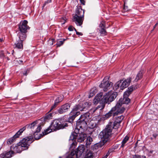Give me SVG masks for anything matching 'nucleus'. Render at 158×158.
Here are the masks:
<instances>
[{
    "mask_svg": "<svg viewBox=\"0 0 158 158\" xmlns=\"http://www.w3.org/2000/svg\"><path fill=\"white\" fill-rule=\"evenodd\" d=\"M87 126V123H85L84 122L79 121H77L76 123V126L75 129L74 131L72 132V135L71 138L73 139L74 138V135H76V133L80 131H83L84 129H85Z\"/></svg>",
    "mask_w": 158,
    "mask_h": 158,
    "instance_id": "obj_8",
    "label": "nucleus"
},
{
    "mask_svg": "<svg viewBox=\"0 0 158 158\" xmlns=\"http://www.w3.org/2000/svg\"><path fill=\"white\" fill-rule=\"evenodd\" d=\"M66 40V39H63V40L58 41L56 44L57 47H59L62 45L64 41Z\"/></svg>",
    "mask_w": 158,
    "mask_h": 158,
    "instance_id": "obj_36",
    "label": "nucleus"
},
{
    "mask_svg": "<svg viewBox=\"0 0 158 158\" xmlns=\"http://www.w3.org/2000/svg\"><path fill=\"white\" fill-rule=\"evenodd\" d=\"M80 114V112L77 111L74 107L69 114V117L68 119V122L71 123H73L75 118Z\"/></svg>",
    "mask_w": 158,
    "mask_h": 158,
    "instance_id": "obj_14",
    "label": "nucleus"
},
{
    "mask_svg": "<svg viewBox=\"0 0 158 158\" xmlns=\"http://www.w3.org/2000/svg\"><path fill=\"white\" fill-rule=\"evenodd\" d=\"M51 1L52 0H47V1H46L43 5V8L47 4L51 2L52 1Z\"/></svg>",
    "mask_w": 158,
    "mask_h": 158,
    "instance_id": "obj_40",
    "label": "nucleus"
},
{
    "mask_svg": "<svg viewBox=\"0 0 158 158\" xmlns=\"http://www.w3.org/2000/svg\"><path fill=\"white\" fill-rule=\"evenodd\" d=\"M14 152L11 150L5 153H3L0 155V158H10L12 156V154H13Z\"/></svg>",
    "mask_w": 158,
    "mask_h": 158,
    "instance_id": "obj_22",
    "label": "nucleus"
},
{
    "mask_svg": "<svg viewBox=\"0 0 158 158\" xmlns=\"http://www.w3.org/2000/svg\"><path fill=\"white\" fill-rule=\"evenodd\" d=\"M94 153L90 150L87 149L83 158H94Z\"/></svg>",
    "mask_w": 158,
    "mask_h": 158,
    "instance_id": "obj_24",
    "label": "nucleus"
},
{
    "mask_svg": "<svg viewBox=\"0 0 158 158\" xmlns=\"http://www.w3.org/2000/svg\"><path fill=\"white\" fill-rule=\"evenodd\" d=\"M142 157H143V158H146V157L145 156H143Z\"/></svg>",
    "mask_w": 158,
    "mask_h": 158,
    "instance_id": "obj_56",
    "label": "nucleus"
},
{
    "mask_svg": "<svg viewBox=\"0 0 158 158\" xmlns=\"http://www.w3.org/2000/svg\"><path fill=\"white\" fill-rule=\"evenodd\" d=\"M81 3L83 5H85V2L84 0H79Z\"/></svg>",
    "mask_w": 158,
    "mask_h": 158,
    "instance_id": "obj_50",
    "label": "nucleus"
},
{
    "mask_svg": "<svg viewBox=\"0 0 158 158\" xmlns=\"http://www.w3.org/2000/svg\"><path fill=\"white\" fill-rule=\"evenodd\" d=\"M112 122H110L106 127L99 135V138H101L103 143L107 142L109 137L111 134L112 130L114 129Z\"/></svg>",
    "mask_w": 158,
    "mask_h": 158,
    "instance_id": "obj_3",
    "label": "nucleus"
},
{
    "mask_svg": "<svg viewBox=\"0 0 158 158\" xmlns=\"http://www.w3.org/2000/svg\"><path fill=\"white\" fill-rule=\"evenodd\" d=\"M97 92V90L95 88H93L90 90L89 95V98H90L95 95Z\"/></svg>",
    "mask_w": 158,
    "mask_h": 158,
    "instance_id": "obj_31",
    "label": "nucleus"
},
{
    "mask_svg": "<svg viewBox=\"0 0 158 158\" xmlns=\"http://www.w3.org/2000/svg\"><path fill=\"white\" fill-rule=\"evenodd\" d=\"M103 143V145H104V144L105 143Z\"/></svg>",
    "mask_w": 158,
    "mask_h": 158,
    "instance_id": "obj_62",
    "label": "nucleus"
},
{
    "mask_svg": "<svg viewBox=\"0 0 158 158\" xmlns=\"http://www.w3.org/2000/svg\"><path fill=\"white\" fill-rule=\"evenodd\" d=\"M58 104L57 103H56V102H55H55H54V104L51 107V109L50 110H49V112H48V113L49 112H50L53 109L55 108H56V106L58 105Z\"/></svg>",
    "mask_w": 158,
    "mask_h": 158,
    "instance_id": "obj_38",
    "label": "nucleus"
},
{
    "mask_svg": "<svg viewBox=\"0 0 158 158\" xmlns=\"http://www.w3.org/2000/svg\"><path fill=\"white\" fill-rule=\"evenodd\" d=\"M27 32L18 31V36L19 37V40L23 41L25 40L27 37Z\"/></svg>",
    "mask_w": 158,
    "mask_h": 158,
    "instance_id": "obj_25",
    "label": "nucleus"
},
{
    "mask_svg": "<svg viewBox=\"0 0 158 158\" xmlns=\"http://www.w3.org/2000/svg\"><path fill=\"white\" fill-rule=\"evenodd\" d=\"M41 129L42 127L41 125H39L36 128V131L34 132L33 136H34V138L35 139L38 140L42 137L48 134L47 132L45 131V130L44 131L42 132L43 134H38L40 132Z\"/></svg>",
    "mask_w": 158,
    "mask_h": 158,
    "instance_id": "obj_11",
    "label": "nucleus"
},
{
    "mask_svg": "<svg viewBox=\"0 0 158 158\" xmlns=\"http://www.w3.org/2000/svg\"><path fill=\"white\" fill-rule=\"evenodd\" d=\"M76 34L77 35H83V34L81 32H80L78 31L76 32Z\"/></svg>",
    "mask_w": 158,
    "mask_h": 158,
    "instance_id": "obj_49",
    "label": "nucleus"
},
{
    "mask_svg": "<svg viewBox=\"0 0 158 158\" xmlns=\"http://www.w3.org/2000/svg\"><path fill=\"white\" fill-rule=\"evenodd\" d=\"M109 155V152H108V153H107L106 154V155H107V156Z\"/></svg>",
    "mask_w": 158,
    "mask_h": 158,
    "instance_id": "obj_55",
    "label": "nucleus"
},
{
    "mask_svg": "<svg viewBox=\"0 0 158 158\" xmlns=\"http://www.w3.org/2000/svg\"><path fill=\"white\" fill-rule=\"evenodd\" d=\"M132 158H141V157L140 155L135 154L132 155Z\"/></svg>",
    "mask_w": 158,
    "mask_h": 158,
    "instance_id": "obj_41",
    "label": "nucleus"
},
{
    "mask_svg": "<svg viewBox=\"0 0 158 158\" xmlns=\"http://www.w3.org/2000/svg\"><path fill=\"white\" fill-rule=\"evenodd\" d=\"M124 7L123 10L125 11H127L128 10V7L127 6H126L125 5V3H124Z\"/></svg>",
    "mask_w": 158,
    "mask_h": 158,
    "instance_id": "obj_44",
    "label": "nucleus"
},
{
    "mask_svg": "<svg viewBox=\"0 0 158 158\" xmlns=\"http://www.w3.org/2000/svg\"><path fill=\"white\" fill-rule=\"evenodd\" d=\"M2 41V40L0 39V42H1Z\"/></svg>",
    "mask_w": 158,
    "mask_h": 158,
    "instance_id": "obj_58",
    "label": "nucleus"
},
{
    "mask_svg": "<svg viewBox=\"0 0 158 158\" xmlns=\"http://www.w3.org/2000/svg\"><path fill=\"white\" fill-rule=\"evenodd\" d=\"M67 126L68 124L66 123L62 124L59 120H55L51 123L49 127L45 130V131L48 134L53 131L63 129Z\"/></svg>",
    "mask_w": 158,
    "mask_h": 158,
    "instance_id": "obj_5",
    "label": "nucleus"
},
{
    "mask_svg": "<svg viewBox=\"0 0 158 158\" xmlns=\"http://www.w3.org/2000/svg\"><path fill=\"white\" fill-rule=\"evenodd\" d=\"M85 147L84 145H81L79 146L76 150H75L76 157L78 158L80 157L84 152H85Z\"/></svg>",
    "mask_w": 158,
    "mask_h": 158,
    "instance_id": "obj_17",
    "label": "nucleus"
},
{
    "mask_svg": "<svg viewBox=\"0 0 158 158\" xmlns=\"http://www.w3.org/2000/svg\"><path fill=\"white\" fill-rule=\"evenodd\" d=\"M89 106V103L86 102H83L79 104L75 105L73 107L77 111H82L85 110Z\"/></svg>",
    "mask_w": 158,
    "mask_h": 158,
    "instance_id": "obj_12",
    "label": "nucleus"
},
{
    "mask_svg": "<svg viewBox=\"0 0 158 158\" xmlns=\"http://www.w3.org/2000/svg\"><path fill=\"white\" fill-rule=\"evenodd\" d=\"M30 137H26L23 138L19 142V144L21 145L23 150H25L29 148L30 146Z\"/></svg>",
    "mask_w": 158,
    "mask_h": 158,
    "instance_id": "obj_13",
    "label": "nucleus"
},
{
    "mask_svg": "<svg viewBox=\"0 0 158 158\" xmlns=\"http://www.w3.org/2000/svg\"><path fill=\"white\" fill-rule=\"evenodd\" d=\"M76 155V153H75V151H71L70 153V155L73 157Z\"/></svg>",
    "mask_w": 158,
    "mask_h": 158,
    "instance_id": "obj_45",
    "label": "nucleus"
},
{
    "mask_svg": "<svg viewBox=\"0 0 158 158\" xmlns=\"http://www.w3.org/2000/svg\"><path fill=\"white\" fill-rule=\"evenodd\" d=\"M10 149L13 152L16 153H20L22 150H24L21 145L19 144V143L16 144H13L10 147Z\"/></svg>",
    "mask_w": 158,
    "mask_h": 158,
    "instance_id": "obj_18",
    "label": "nucleus"
},
{
    "mask_svg": "<svg viewBox=\"0 0 158 158\" xmlns=\"http://www.w3.org/2000/svg\"><path fill=\"white\" fill-rule=\"evenodd\" d=\"M77 121H79L82 122H84L85 123L87 124V123H88L86 122V121H85V120H83V119H82V118H79Z\"/></svg>",
    "mask_w": 158,
    "mask_h": 158,
    "instance_id": "obj_42",
    "label": "nucleus"
},
{
    "mask_svg": "<svg viewBox=\"0 0 158 158\" xmlns=\"http://www.w3.org/2000/svg\"><path fill=\"white\" fill-rule=\"evenodd\" d=\"M117 95V92H113L112 91L109 92L106 95L103 96L102 99V103L99 104L95 107L93 112H95L96 110H98L99 111L102 110L104 108L105 104H109L113 101L116 97Z\"/></svg>",
    "mask_w": 158,
    "mask_h": 158,
    "instance_id": "obj_1",
    "label": "nucleus"
},
{
    "mask_svg": "<svg viewBox=\"0 0 158 158\" xmlns=\"http://www.w3.org/2000/svg\"><path fill=\"white\" fill-rule=\"evenodd\" d=\"M135 89V88H134L133 86H131L129 87L128 88L127 90L124 92L123 94V96H128Z\"/></svg>",
    "mask_w": 158,
    "mask_h": 158,
    "instance_id": "obj_28",
    "label": "nucleus"
},
{
    "mask_svg": "<svg viewBox=\"0 0 158 158\" xmlns=\"http://www.w3.org/2000/svg\"><path fill=\"white\" fill-rule=\"evenodd\" d=\"M4 57V54L2 52H1L0 53V58H3Z\"/></svg>",
    "mask_w": 158,
    "mask_h": 158,
    "instance_id": "obj_48",
    "label": "nucleus"
},
{
    "mask_svg": "<svg viewBox=\"0 0 158 158\" xmlns=\"http://www.w3.org/2000/svg\"><path fill=\"white\" fill-rule=\"evenodd\" d=\"M28 73H27V71H26L25 73H23V75L25 76H26L27 74Z\"/></svg>",
    "mask_w": 158,
    "mask_h": 158,
    "instance_id": "obj_52",
    "label": "nucleus"
},
{
    "mask_svg": "<svg viewBox=\"0 0 158 158\" xmlns=\"http://www.w3.org/2000/svg\"><path fill=\"white\" fill-rule=\"evenodd\" d=\"M73 27L72 26H69L68 28V29L70 31H72L73 30Z\"/></svg>",
    "mask_w": 158,
    "mask_h": 158,
    "instance_id": "obj_43",
    "label": "nucleus"
},
{
    "mask_svg": "<svg viewBox=\"0 0 158 158\" xmlns=\"http://www.w3.org/2000/svg\"><path fill=\"white\" fill-rule=\"evenodd\" d=\"M99 145H100L99 144H96L94 145V147L95 148V149H96V148H97L98 147H101L102 146H100Z\"/></svg>",
    "mask_w": 158,
    "mask_h": 158,
    "instance_id": "obj_46",
    "label": "nucleus"
},
{
    "mask_svg": "<svg viewBox=\"0 0 158 158\" xmlns=\"http://www.w3.org/2000/svg\"><path fill=\"white\" fill-rule=\"evenodd\" d=\"M64 98V96L63 95H60L55 100V101L56 102V103H57L58 104H59V103L62 101Z\"/></svg>",
    "mask_w": 158,
    "mask_h": 158,
    "instance_id": "obj_33",
    "label": "nucleus"
},
{
    "mask_svg": "<svg viewBox=\"0 0 158 158\" xmlns=\"http://www.w3.org/2000/svg\"><path fill=\"white\" fill-rule=\"evenodd\" d=\"M103 95V94L102 92H100L99 94H98L94 100V103L95 104H97L99 102V104L102 103Z\"/></svg>",
    "mask_w": 158,
    "mask_h": 158,
    "instance_id": "obj_21",
    "label": "nucleus"
},
{
    "mask_svg": "<svg viewBox=\"0 0 158 158\" xmlns=\"http://www.w3.org/2000/svg\"><path fill=\"white\" fill-rule=\"evenodd\" d=\"M131 77H129L127 79L124 81L123 80H120V81H121V89L123 90L124 88L127 87L131 81Z\"/></svg>",
    "mask_w": 158,
    "mask_h": 158,
    "instance_id": "obj_19",
    "label": "nucleus"
},
{
    "mask_svg": "<svg viewBox=\"0 0 158 158\" xmlns=\"http://www.w3.org/2000/svg\"><path fill=\"white\" fill-rule=\"evenodd\" d=\"M65 23V20L64 22L63 23H62V24H64V23Z\"/></svg>",
    "mask_w": 158,
    "mask_h": 158,
    "instance_id": "obj_60",
    "label": "nucleus"
},
{
    "mask_svg": "<svg viewBox=\"0 0 158 158\" xmlns=\"http://www.w3.org/2000/svg\"><path fill=\"white\" fill-rule=\"evenodd\" d=\"M6 58L7 59V60H10V59H9V58L8 57H6Z\"/></svg>",
    "mask_w": 158,
    "mask_h": 158,
    "instance_id": "obj_54",
    "label": "nucleus"
},
{
    "mask_svg": "<svg viewBox=\"0 0 158 158\" xmlns=\"http://www.w3.org/2000/svg\"><path fill=\"white\" fill-rule=\"evenodd\" d=\"M107 155H105L102 158H107Z\"/></svg>",
    "mask_w": 158,
    "mask_h": 158,
    "instance_id": "obj_53",
    "label": "nucleus"
},
{
    "mask_svg": "<svg viewBox=\"0 0 158 158\" xmlns=\"http://www.w3.org/2000/svg\"><path fill=\"white\" fill-rule=\"evenodd\" d=\"M90 115L89 113L86 112L81 115L80 118L88 123L90 119Z\"/></svg>",
    "mask_w": 158,
    "mask_h": 158,
    "instance_id": "obj_26",
    "label": "nucleus"
},
{
    "mask_svg": "<svg viewBox=\"0 0 158 158\" xmlns=\"http://www.w3.org/2000/svg\"><path fill=\"white\" fill-rule=\"evenodd\" d=\"M119 88L121 89V81H120L116 82L113 87V89L115 90Z\"/></svg>",
    "mask_w": 158,
    "mask_h": 158,
    "instance_id": "obj_34",
    "label": "nucleus"
},
{
    "mask_svg": "<svg viewBox=\"0 0 158 158\" xmlns=\"http://www.w3.org/2000/svg\"><path fill=\"white\" fill-rule=\"evenodd\" d=\"M108 79L107 76L105 77L99 85L100 87L103 88L105 92L107 91L113 85L112 82L108 81Z\"/></svg>",
    "mask_w": 158,
    "mask_h": 158,
    "instance_id": "obj_9",
    "label": "nucleus"
},
{
    "mask_svg": "<svg viewBox=\"0 0 158 158\" xmlns=\"http://www.w3.org/2000/svg\"><path fill=\"white\" fill-rule=\"evenodd\" d=\"M52 113H50L48 114H46L45 116L44 117L41 118L40 120L46 121L48 119H52Z\"/></svg>",
    "mask_w": 158,
    "mask_h": 158,
    "instance_id": "obj_29",
    "label": "nucleus"
},
{
    "mask_svg": "<svg viewBox=\"0 0 158 158\" xmlns=\"http://www.w3.org/2000/svg\"><path fill=\"white\" fill-rule=\"evenodd\" d=\"M92 141V139L90 136H88L87 137V139L85 141V145L86 146L87 148L89 147V145L91 144Z\"/></svg>",
    "mask_w": 158,
    "mask_h": 158,
    "instance_id": "obj_30",
    "label": "nucleus"
},
{
    "mask_svg": "<svg viewBox=\"0 0 158 158\" xmlns=\"http://www.w3.org/2000/svg\"><path fill=\"white\" fill-rule=\"evenodd\" d=\"M23 41L21 40H18L14 44V48L18 49H23Z\"/></svg>",
    "mask_w": 158,
    "mask_h": 158,
    "instance_id": "obj_23",
    "label": "nucleus"
},
{
    "mask_svg": "<svg viewBox=\"0 0 158 158\" xmlns=\"http://www.w3.org/2000/svg\"><path fill=\"white\" fill-rule=\"evenodd\" d=\"M76 135H74V138H71L72 134H71L69 139V141L70 143H72L71 147L75 148V147L77 145V142L76 139H77V142L79 143L83 142L85 140L87 136L86 134L83 133L82 132V131H80L76 133Z\"/></svg>",
    "mask_w": 158,
    "mask_h": 158,
    "instance_id": "obj_4",
    "label": "nucleus"
},
{
    "mask_svg": "<svg viewBox=\"0 0 158 158\" xmlns=\"http://www.w3.org/2000/svg\"><path fill=\"white\" fill-rule=\"evenodd\" d=\"M125 110V108H123L121 109H118L116 106L113 107L111 110L107 114L103 116L104 119H107L112 115L114 117L119 114H122Z\"/></svg>",
    "mask_w": 158,
    "mask_h": 158,
    "instance_id": "obj_6",
    "label": "nucleus"
},
{
    "mask_svg": "<svg viewBox=\"0 0 158 158\" xmlns=\"http://www.w3.org/2000/svg\"><path fill=\"white\" fill-rule=\"evenodd\" d=\"M73 28L74 29V30L76 32H77V31L76 29L75 28Z\"/></svg>",
    "mask_w": 158,
    "mask_h": 158,
    "instance_id": "obj_57",
    "label": "nucleus"
},
{
    "mask_svg": "<svg viewBox=\"0 0 158 158\" xmlns=\"http://www.w3.org/2000/svg\"><path fill=\"white\" fill-rule=\"evenodd\" d=\"M71 104L68 103L62 105L57 110L58 112L60 114H63L67 112L70 109Z\"/></svg>",
    "mask_w": 158,
    "mask_h": 158,
    "instance_id": "obj_16",
    "label": "nucleus"
},
{
    "mask_svg": "<svg viewBox=\"0 0 158 158\" xmlns=\"http://www.w3.org/2000/svg\"><path fill=\"white\" fill-rule=\"evenodd\" d=\"M27 23V21L26 20L21 21L18 25V31L27 32V29L29 28Z\"/></svg>",
    "mask_w": 158,
    "mask_h": 158,
    "instance_id": "obj_15",
    "label": "nucleus"
},
{
    "mask_svg": "<svg viewBox=\"0 0 158 158\" xmlns=\"http://www.w3.org/2000/svg\"><path fill=\"white\" fill-rule=\"evenodd\" d=\"M40 120L38 119L37 120H35L31 123H30V128L31 129H33L34 127L35 126V125L38 123L39 122Z\"/></svg>",
    "mask_w": 158,
    "mask_h": 158,
    "instance_id": "obj_35",
    "label": "nucleus"
},
{
    "mask_svg": "<svg viewBox=\"0 0 158 158\" xmlns=\"http://www.w3.org/2000/svg\"><path fill=\"white\" fill-rule=\"evenodd\" d=\"M100 33L102 36L105 35H106L107 32L105 29H100L99 30Z\"/></svg>",
    "mask_w": 158,
    "mask_h": 158,
    "instance_id": "obj_37",
    "label": "nucleus"
},
{
    "mask_svg": "<svg viewBox=\"0 0 158 158\" xmlns=\"http://www.w3.org/2000/svg\"><path fill=\"white\" fill-rule=\"evenodd\" d=\"M128 96H123V98H120L118 102L116 104L115 106L118 109H121L123 108H125L123 107H122L123 104H128L130 102V99L128 97Z\"/></svg>",
    "mask_w": 158,
    "mask_h": 158,
    "instance_id": "obj_10",
    "label": "nucleus"
},
{
    "mask_svg": "<svg viewBox=\"0 0 158 158\" xmlns=\"http://www.w3.org/2000/svg\"><path fill=\"white\" fill-rule=\"evenodd\" d=\"M85 10L82 9L81 6H77L75 15L73 16V21L77 26H81L84 19Z\"/></svg>",
    "mask_w": 158,
    "mask_h": 158,
    "instance_id": "obj_2",
    "label": "nucleus"
},
{
    "mask_svg": "<svg viewBox=\"0 0 158 158\" xmlns=\"http://www.w3.org/2000/svg\"><path fill=\"white\" fill-rule=\"evenodd\" d=\"M31 136H30V139H31Z\"/></svg>",
    "mask_w": 158,
    "mask_h": 158,
    "instance_id": "obj_63",
    "label": "nucleus"
},
{
    "mask_svg": "<svg viewBox=\"0 0 158 158\" xmlns=\"http://www.w3.org/2000/svg\"><path fill=\"white\" fill-rule=\"evenodd\" d=\"M152 151H150V153H152Z\"/></svg>",
    "mask_w": 158,
    "mask_h": 158,
    "instance_id": "obj_61",
    "label": "nucleus"
},
{
    "mask_svg": "<svg viewBox=\"0 0 158 158\" xmlns=\"http://www.w3.org/2000/svg\"><path fill=\"white\" fill-rule=\"evenodd\" d=\"M124 117L123 115H121L118 116L116 118L114 122H113L114 125H113L114 127V129H117L118 128L120 125V123L122 120L123 119Z\"/></svg>",
    "mask_w": 158,
    "mask_h": 158,
    "instance_id": "obj_20",
    "label": "nucleus"
},
{
    "mask_svg": "<svg viewBox=\"0 0 158 158\" xmlns=\"http://www.w3.org/2000/svg\"><path fill=\"white\" fill-rule=\"evenodd\" d=\"M129 138L127 136H126L123 139L122 141V144L120 148H123L125 146V144L129 140Z\"/></svg>",
    "mask_w": 158,
    "mask_h": 158,
    "instance_id": "obj_32",
    "label": "nucleus"
},
{
    "mask_svg": "<svg viewBox=\"0 0 158 158\" xmlns=\"http://www.w3.org/2000/svg\"><path fill=\"white\" fill-rule=\"evenodd\" d=\"M99 27L100 29H104L106 28L104 23H101L99 25Z\"/></svg>",
    "mask_w": 158,
    "mask_h": 158,
    "instance_id": "obj_39",
    "label": "nucleus"
},
{
    "mask_svg": "<svg viewBox=\"0 0 158 158\" xmlns=\"http://www.w3.org/2000/svg\"><path fill=\"white\" fill-rule=\"evenodd\" d=\"M150 139H151V140H153V138H152V137H151V138H150Z\"/></svg>",
    "mask_w": 158,
    "mask_h": 158,
    "instance_id": "obj_59",
    "label": "nucleus"
},
{
    "mask_svg": "<svg viewBox=\"0 0 158 158\" xmlns=\"http://www.w3.org/2000/svg\"><path fill=\"white\" fill-rule=\"evenodd\" d=\"M18 62L20 64L22 63L23 62V61L21 60H18Z\"/></svg>",
    "mask_w": 158,
    "mask_h": 158,
    "instance_id": "obj_51",
    "label": "nucleus"
},
{
    "mask_svg": "<svg viewBox=\"0 0 158 158\" xmlns=\"http://www.w3.org/2000/svg\"><path fill=\"white\" fill-rule=\"evenodd\" d=\"M144 71L143 70H141L137 74L136 77L135 79V81L136 82L138 80L141 79L144 74Z\"/></svg>",
    "mask_w": 158,
    "mask_h": 158,
    "instance_id": "obj_27",
    "label": "nucleus"
},
{
    "mask_svg": "<svg viewBox=\"0 0 158 158\" xmlns=\"http://www.w3.org/2000/svg\"><path fill=\"white\" fill-rule=\"evenodd\" d=\"M30 126V124H28L25 126L20 128L19 131L12 137H11L7 139V143L8 144H11L16 140L17 138H18L19 136L22 135L24 131L26 128H28Z\"/></svg>",
    "mask_w": 158,
    "mask_h": 158,
    "instance_id": "obj_7",
    "label": "nucleus"
},
{
    "mask_svg": "<svg viewBox=\"0 0 158 158\" xmlns=\"http://www.w3.org/2000/svg\"><path fill=\"white\" fill-rule=\"evenodd\" d=\"M158 135L157 134L155 133L153 134L152 136L155 139H156V137Z\"/></svg>",
    "mask_w": 158,
    "mask_h": 158,
    "instance_id": "obj_47",
    "label": "nucleus"
}]
</instances>
